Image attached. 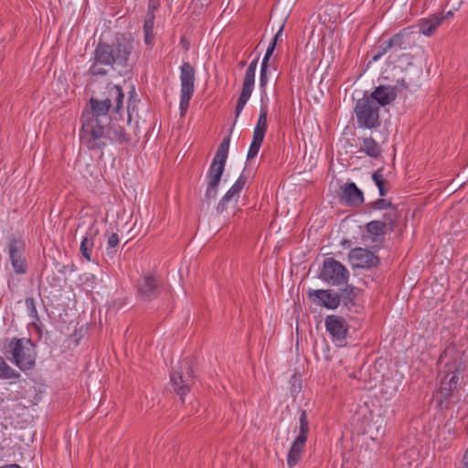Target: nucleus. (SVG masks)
<instances>
[{"label": "nucleus", "mask_w": 468, "mask_h": 468, "mask_svg": "<svg viewBox=\"0 0 468 468\" xmlns=\"http://www.w3.org/2000/svg\"><path fill=\"white\" fill-rule=\"evenodd\" d=\"M123 99L122 88L108 83L99 97L89 100L80 117V139L90 150H102L111 143L122 144L129 141L124 128L111 115L122 117Z\"/></svg>", "instance_id": "1"}, {"label": "nucleus", "mask_w": 468, "mask_h": 468, "mask_svg": "<svg viewBox=\"0 0 468 468\" xmlns=\"http://www.w3.org/2000/svg\"><path fill=\"white\" fill-rule=\"evenodd\" d=\"M133 42L125 37L118 38L112 45L99 43L94 50L92 63L89 72L92 76H103L108 73V68L116 67L121 71L127 69L129 58L133 51Z\"/></svg>", "instance_id": "2"}, {"label": "nucleus", "mask_w": 468, "mask_h": 468, "mask_svg": "<svg viewBox=\"0 0 468 468\" xmlns=\"http://www.w3.org/2000/svg\"><path fill=\"white\" fill-rule=\"evenodd\" d=\"M3 353L7 360L22 371L33 368L36 364L35 345L29 339L16 337L6 339Z\"/></svg>", "instance_id": "3"}, {"label": "nucleus", "mask_w": 468, "mask_h": 468, "mask_svg": "<svg viewBox=\"0 0 468 468\" xmlns=\"http://www.w3.org/2000/svg\"><path fill=\"white\" fill-rule=\"evenodd\" d=\"M195 383V376L192 369V361L184 359L177 368H174L170 374V385L174 392L184 404V397L189 392Z\"/></svg>", "instance_id": "4"}, {"label": "nucleus", "mask_w": 468, "mask_h": 468, "mask_svg": "<svg viewBox=\"0 0 468 468\" xmlns=\"http://www.w3.org/2000/svg\"><path fill=\"white\" fill-rule=\"evenodd\" d=\"M355 113L358 127L375 129L380 126L379 106L367 96H364L356 101Z\"/></svg>", "instance_id": "5"}, {"label": "nucleus", "mask_w": 468, "mask_h": 468, "mask_svg": "<svg viewBox=\"0 0 468 468\" xmlns=\"http://www.w3.org/2000/svg\"><path fill=\"white\" fill-rule=\"evenodd\" d=\"M230 136L225 137L218 147L207 171V185L219 186L229 155Z\"/></svg>", "instance_id": "6"}, {"label": "nucleus", "mask_w": 468, "mask_h": 468, "mask_svg": "<svg viewBox=\"0 0 468 468\" xmlns=\"http://www.w3.org/2000/svg\"><path fill=\"white\" fill-rule=\"evenodd\" d=\"M319 278L330 285L338 286L346 283L349 271L341 262L328 258L324 261Z\"/></svg>", "instance_id": "7"}, {"label": "nucleus", "mask_w": 468, "mask_h": 468, "mask_svg": "<svg viewBox=\"0 0 468 468\" xmlns=\"http://www.w3.org/2000/svg\"><path fill=\"white\" fill-rule=\"evenodd\" d=\"M180 112L184 115L195 90V69L188 62H184L180 67Z\"/></svg>", "instance_id": "8"}, {"label": "nucleus", "mask_w": 468, "mask_h": 468, "mask_svg": "<svg viewBox=\"0 0 468 468\" xmlns=\"http://www.w3.org/2000/svg\"><path fill=\"white\" fill-rule=\"evenodd\" d=\"M9 261L16 275L27 273L28 265L26 258V243L20 239H11L7 245Z\"/></svg>", "instance_id": "9"}, {"label": "nucleus", "mask_w": 468, "mask_h": 468, "mask_svg": "<svg viewBox=\"0 0 468 468\" xmlns=\"http://www.w3.org/2000/svg\"><path fill=\"white\" fill-rule=\"evenodd\" d=\"M259 58L253 59L249 67L246 69V73L243 79L242 90L239 94V97L237 101L236 110H235V122L238 117L240 115L242 110L244 109L246 103L250 100L251 93L254 89L255 83V73L258 65Z\"/></svg>", "instance_id": "10"}, {"label": "nucleus", "mask_w": 468, "mask_h": 468, "mask_svg": "<svg viewBox=\"0 0 468 468\" xmlns=\"http://www.w3.org/2000/svg\"><path fill=\"white\" fill-rule=\"evenodd\" d=\"M33 416L28 411H2L0 425L3 429H25L33 422Z\"/></svg>", "instance_id": "11"}, {"label": "nucleus", "mask_w": 468, "mask_h": 468, "mask_svg": "<svg viewBox=\"0 0 468 468\" xmlns=\"http://www.w3.org/2000/svg\"><path fill=\"white\" fill-rule=\"evenodd\" d=\"M309 299L316 305L327 309H336L340 305V295L331 290H309Z\"/></svg>", "instance_id": "12"}, {"label": "nucleus", "mask_w": 468, "mask_h": 468, "mask_svg": "<svg viewBox=\"0 0 468 468\" xmlns=\"http://www.w3.org/2000/svg\"><path fill=\"white\" fill-rule=\"evenodd\" d=\"M348 258L354 267L372 268L379 263V259L370 250L364 248H355L350 250Z\"/></svg>", "instance_id": "13"}, {"label": "nucleus", "mask_w": 468, "mask_h": 468, "mask_svg": "<svg viewBox=\"0 0 468 468\" xmlns=\"http://www.w3.org/2000/svg\"><path fill=\"white\" fill-rule=\"evenodd\" d=\"M417 32L411 30L410 27H405L399 33L393 35L390 39L394 48L395 55L398 56V52L410 49L416 45Z\"/></svg>", "instance_id": "14"}, {"label": "nucleus", "mask_w": 468, "mask_h": 468, "mask_svg": "<svg viewBox=\"0 0 468 468\" xmlns=\"http://www.w3.org/2000/svg\"><path fill=\"white\" fill-rule=\"evenodd\" d=\"M160 282L150 274L142 277L137 283L139 296L144 301H152L159 294Z\"/></svg>", "instance_id": "15"}, {"label": "nucleus", "mask_w": 468, "mask_h": 468, "mask_svg": "<svg viewBox=\"0 0 468 468\" xmlns=\"http://www.w3.org/2000/svg\"><path fill=\"white\" fill-rule=\"evenodd\" d=\"M247 182L246 176L241 174L228 192L222 197L218 202L216 209L218 214L223 213L228 207V204L231 201L238 202L240 193L244 188Z\"/></svg>", "instance_id": "16"}, {"label": "nucleus", "mask_w": 468, "mask_h": 468, "mask_svg": "<svg viewBox=\"0 0 468 468\" xmlns=\"http://www.w3.org/2000/svg\"><path fill=\"white\" fill-rule=\"evenodd\" d=\"M326 331L337 342H343L347 334V324L345 319L337 315H328L324 321Z\"/></svg>", "instance_id": "17"}, {"label": "nucleus", "mask_w": 468, "mask_h": 468, "mask_svg": "<svg viewBox=\"0 0 468 468\" xmlns=\"http://www.w3.org/2000/svg\"><path fill=\"white\" fill-rule=\"evenodd\" d=\"M340 199L348 206L357 207L364 202V194L355 183H346L341 186Z\"/></svg>", "instance_id": "18"}, {"label": "nucleus", "mask_w": 468, "mask_h": 468, "mask_svg": "<svg viewBox=\"0 0 468 468\" xmlns=\"http://www.w3.org/2000/svg\"><path fill=\"white\" fill-rule=\"evenodd\" d=\"M396 218V213H386L384 214L385 221L372 220L366 225L367 231L375 237L384 236L387 229L393 230V221Z\"/></svg>", "instance_id": "19"}, {"label": "nucleus", "mask_w": 468, "mask_h": 468, "mask_svg": "<svg viewBox=\"0 0 468 468\" xmlns=\"http://www.w3.org/2000/svg\"><path fill=\"white\" fill-rule=\"evenodd\" d=\"M369 99L374 100L378 106H387L395 101L397 97V87L379 85L377 87L370 96Z\"/></svg>", "instance_id": "20"}, {"label": "nucleus", "mask_w": 468, "mask_h": 468, "mask_svg": "<svg viewBox=\"0 0 468 468\" xmlns=\"http://www.w3.org/2000/svg\"><path fill=\"white\" fill-rule=\"evenodd\" d=\"M449 374H447L444 378L441 381V388L436 393V400L438 402V406L442 408H448V404L443 405V399H446L451 393L457 388L459 384L460 378L457 373H452L451 378L447 379Z\"/></svg>", "instance_id": "21"}, {"label": "nucleus", "mask_w": 468, "mask_h": 468, "mask_svg": "<svg viewBox=\"0 0 468 468\" xmlns=\"http://www.w3.org/2000/svg\"><path fill=\"white\" fill-rule=\"evenodd\" d=\"M96 221L93 220L90 224V227L86 233V236L82 239L80 243V252L81 255L89 261H91V250L94 247V238L99 233V230L97 229H94Z\"/></svg>", "instance_id": "22"}, {"label": "nucleus", "mask_w": 468, "mask_h": 468, "mask_svg": "<svg viewBox=\"0 0 468 468\" xmlns=\"http://www.w3.org/2000/svg\"><path fill=\"white\" fill-rule=\"evenodd\" d=\"M360 151L374 159L380 157L382 153L381 146L371 136L362 139Z\"/></svg>", "instance_id": "23"}, {"label": "nucleus", "mask_w": 468, "mask_h": 468, "mask_svg": "<svg viewBox=\"0 0 468 468\" xmlns=\"http://www.w3.org/2000/svg\"><path fill=\"white\" fill-rule=\"evenodd\" d=\"M305 443L302 438L293 441L287 455V464L290 467L295 466L300 461Z\"/></svg>", "instance_id": "24"}, {"label": "nucleus", "mask_w": 468, "mask_h": 468, "mask_svg": "<svg viewBox=\"0 0 468 468\" xmlns=\"http://www.w3.org/2000/svg\"><path fill=\"white\" fill-rule=\"evenodd\" d=\"M443 17H439L436 16H431L428 19H422L420 21V34L424 36H431L433 32L437 29V27L441 25Z\"/></svg>", "instance_id": "25"}, {"label": "nucleus", "mask_w": 468, "mask_h": 468, "mask_svg": "<svg viewBox=\"0 0 468 468\" xmlns=\"http://www.w3.org/2000/svg\"><path fill=\"white\" fill-rule=\"evenodd\" d=\"M267 116L268 110L266 106L261 105L260 115L256 126L254 127L253 136L261 137L264 139L265 133L267 130Z\"/></svg>", "instance_id": "26"}, {"label": "nucleus", "mask_w": 468, "mask_h": 468, "mask_svg": "<svg viewBox=\"0 0 468 468\" xmlns=\"http://www.w3.org/2000/svg\"><path fill=\"white\" fill-rule=\"evenodd\" d=\"M372 180L378 188L379 196L385 197L388 194L389 188L388 187V182L384 178L382 168L376 170L372 174Z\"/></svg>", "instance_id": "27"}, {"label": "nucleus", "mask_w": 468, "mask_h": 468, "mask_svg": "<svg viewBox=\"0 0 468 468\" xmlns=\"http://www.w3.org/2000/svg\"><path fill=\"white\" fill-rule=\"evenodd\" d=\"M20 374L12 368L0 356V378L2 379H16L19 378Z\"/></svg>", "instance_id": "28"}, {"label": "nucleus", "mask_w": 468, "mask_h": 468, "mask_svg": "<svg viewBox=\"0 0 468 468\" xmlns=\"http://www.w3.org/2000/svg\"><path fill=\"white\" fill-rule=\"evenodd\" d=\"M154 19L153 14H148L144 23V43L149 46L152 45L154 40Z\"/></svg>", "instance_id": "29"}, {"label": "nucleus", "mask_w": 468, "mask_h": 468, "mask_svg": "<svg viewBox=\"0 0 468 468\" xmlns=\"http://www.w3.org/2000/svg\"><path fill=\"white\" fill-rule=\"evenodd\" d=\"M299 435L295 439H303V441H307V433L309 431V424L307 420L306 411H302L299 420Z\"/></svg>", "instance_id": "30"}, {"label": "nucleus", "mask_w": 468, "mask_h": 468, "mask_svg": "<svg viewBox=\"0 0 468 468\" xmlns=\"http://www.w3.org/2000/svg\"><path fill=\"white\" fill-rule=\"evenodd\" d=\"M377 50H378V52L372 58V59L374 61L378 60L382 56H384L385 54H387L389 51H391L392 54L395 55L394 48H393L392 42H391L390 38L388 40H387V41H383L377 48Z\"/></svg>", "instance_id": "31"}, {"label": "nucleus", "mask_w": 468, "mask_h": 468, "mask_svg": "<svg viewBox=\"0 0 468 468\" xmlns=\"http://www.w3.org/2000/svg\"><path fill=\"white\" fill-rule=\"evenodd\" d=\"M263 140L264 139L261 138V137H257V136L252 137V141H251V144L250 145L248 154H247L248 159H252L258 154Z\"/></svg>", "instance_id": "32"}, {"label": "nucleus", "mask_w": 468, "mask_h": 468, "mask_svg": "<svg viewBox=\"0 0 468 468\" xmlns=\"http://www.w3.org/2000/svg\"><path fill=\"white\" fill-rule=\"evenodd\" d=\"M26 306L28 312V315L33 319L34 322H38L39 317L37 314L35 300L32 297L26 298Z\"/></svg>", "instance_id": "33"}, {"label": "nucleus", "mask_w": 468, "mask_h": 468, "mask_svg": "<svg viewBox=\"0 0 468 468\" xmlns=\"http://www.w3.org/2000/svg\"><path fill=\"white\" fill-rule=\"evenodd\" d=\"M368 206L371 209H374V210H381V209L393 207L392 203L389 200L384 199V198H379V199L370 203Z\"/></svg>", "instance_id": "34"}, {"label": "nucleus", "mask_w": 468, "mask_h": 468, "mask_svg": "<svg viewBox=\"0 0 468 468\" xmlns=\"http://www.w3.org/2000/svg\"><path fill=\"white\" fill-rule=\"evenodd\" d=\"M340 301L344 302H351L355 297V288L351 285H346L344 289L341 290L340 293Z\"/></svg>", "instance_id": "35"}, {"label": "nucleus", "mask_w": 468, "mask_h": 468, "mask_svg": "<svg viewBox=\"0 0 468 468\" xmlns=\"http://www.w3.org/2000/svg\"><path fill=\"white\" fill-rule=\"evenodd\" d=\"M267 71H268V65L261 63V74H260V88L262 90V93L264 95H266L265 87H266L267 82H268Z\"/></svg>", "instance_id": "36"}, {"label": "nucleus", "mask_w": 468, "mask_h": 468, "mask_svg": "<svg viewBox=\"0 0 468 468\" xmlns=\"http://www.w3.org/2000/svg\"><path fill=\"white\" fill-rule=\"evenodd\" d=\"M218 186L207 185L205 193V201L209 204L215 200L218 196Z\"/></svg>", "instance_id": "37"}, {"label": "nucleus", "mask_w": 468, "mask_h": 468, "mask_svg": "<svg viewBox=\"0 0 468 468\" xmlns=\"http://www.w3.org/2000/svg\"><path fill=\"white\" fill-rule=\"evenodd\" d=\"M291 389L292 394L299 393L303 387V380L300 375L294 374L291 378Z\"/></svg>", "instance_id": "38"}, {"label": "nucleus", "mask_w": 468, "mask_h": 468, "mask_svg": "<svg viewBox=\"0 0 468 468\" xmlns=\"http://www.w3.org/2000/svg\"><path fill=\"white\" fill-rule=\"evenodd\" d=\"M119 237L116 233H111L108 235V247L111 249L115 248L119 244Z\"/></svg>", "instance_id": "39"}, {"label": "nucleus", "mask_w": 468, "mask_h": 468, "mask_svg": "<svg viewBox=\"0 0 468 468\" xmlns=\"http://www.w3.org/2000/svg\"><path fill=\"white\" fill-rule=\"evenodd\" d=\"M275 42L274 43H271L266 50V53H265V56L262 59V64H267L269 63V59L271 58V56L272 55L274 49H275Z\"/></svg>", "instance_id": "40"}, {"label": "nucleus", "mask_w": 468, "mask_h": 468, "mask_svg": "<svg viewBox=\"0 0 468 468\" xmlns=\"http://www.w3.org/2000/svg\"><path fill=\"white\" fill-rule=\"evenodd\" d=\"M396 87H397V90H399V91L408 89V85H407V83L405 82V80L403 79L402 80H399L397 81V86Z\"/></svg>", "instance_id": "41"}, {"label": "nucleus", "mask_w": 468, "mask_h": 468, "mask_svg": "<svg viewBox=\"0 0 468 468\" xmlns=\"http://www.w3.org/2000/svg\"><path fill=\"white\" fill-rule=\"evenodd\" d=\"M282 30H283V26H282L279 29V31L275 34V36L273 37L271 43H274L275 42V45L277 44V41L279 40V38L282 37Z\"/></svg>", "instance_id": "42"}, {"label": "nucleus", "mask_w": 468, "mask_h": 468, "mask_svg": "<svg viewBox=\"0 0 468 468\" xmlns=\"http://www.w3.org/2000/svg\"><path fill=\"white\" fill-rule=\"evenodd\" d=\"M463 468H468V449L466 450L463 459Z\"/></svg>", "instance_id": "43"}, {"label": "nucleus", "mask_w": 468, "mask_h": 468, "mask_svg": "<svg viewBox=\"0 0 468 468\" xmlns=\"http://www.w3.org/2000/svg\"><path fill=\"white\" fill-rule=\"evenodd\" d=\"M0 468H21L18 464L13 463V464H5L4 466H1Z\"/></svg>", "instance_id": "44"}, {"label": "nucleus", "mask_w": 468, "mask_h": 468, "mask_svg": "<svg viewBox=\"0 0 468 468\" xmlns=\"http://www.w3.org/2000/svg\"><path fill=\"white\" fill-rule=\"evenodd\" d=\"M127 113H128L127 122H131L130 105L127 106Z\"/></svg>", "instance_id": "45"}, {"label": "nucleus", "mask_w": 468, "mask_h": 468, "mask_svg": "<svg viewBox=\"0 0 468 468\" xmlns=\"http://www.w3.org/2000/svg\"><path fill=\"white\" fill-rule=\"evenodd\" d=\"M452 16V11H449V12L447 13V15H446L445 16H442V17H443V19H445V18H447V17H449V16Z\"/></svg>", "instance_id": "46"}, {"label": "nucleus", "mask_w": 468, "mask_h": 468, "mask_svg": "<svg viewBox=\"0 0 468 468\" xmlns=\"http://www.w3.org/2000/svg\"><path fill=\"white\" fill-rule=\"evenodd\" d=\"M369 428V423H367L365 426L362 427L363 431H367V428Z\"/></svg>", "instance_id": "47"}, {"label": "nucleus", "mask_w": 468, "mask_h": 468, "mask_svg": "<svg viewBox=\"0 0 468 468\" xmlns=\"http://www.w3.org/2000/svg\"><path fill=\"white\" fill-rule=\"evenodd\" d=\"M359 412H360V411H356V416H357V418H358V419L360 418V416H359Z\"/></svg>", "instance_id": "48"}, {"label": "nucleus", "mask_w": 468, "mask_h": 468, "mask_svg": "<svg viewBox=\"0 0 468 468\" xmlns=\"http://www.w3.org/2000/svg\"><path fill=\"white\" fill-rule=\"evenodd\" d=\"M245 64H246V62H245V61H241V62H240V66H241V67H243Z\"/></svg>", "instance_id": "49"}]
</instances>
